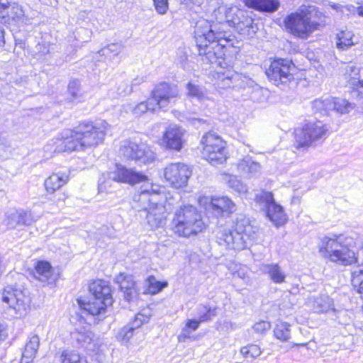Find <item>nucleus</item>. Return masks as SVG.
<instances>
[{"label": "nucleus", "instance_id": "nucleus-49", "mask_svg": "<svg viewBox=\"0 0 363 363\" xmlns=\"http://www.w3.org/2000/svg\"><path fill=\"white\" fill-rule=\"evenodd\" d=\"M149 320V317L142 313H138L135 315L134 320L129 323L128 325L133 328L134 330L140 328L143 324L147 323Z\"/></svg>", "mask_w": 363, "mask_h": 363}, {"label": "nucleus", "instance_id": "nucleus-51", "mask_svg": "<svg viewBox=\"0 0 363 363\" xmlns=\"http://www.w3.org/2000/svg\"><path fill=\"white\" fill-rule=\"evenodd\" d=\"M134 332L133 328L127 325L121 329L119 335L122 337L123 341L128 342L133 336Z\"/></svg>", "mask_w": 363, "mask_h": 363}, {"label": "nucleus", "instance_id": "nucleus-1", "mask_svg": "<svg viewBox=\"0 0 363 363\" xmlns=\"http://www.w3.org/2000/svg\"><path fill=\"white\" fill-rule=\"evenodd\" d=\"M109 177L114 181L134 185L139 182H146L133 196V201L139 203L138 211L146 214L148 225L152 229L163 228L166 224L167 209L165 205L159 203L161 187L148 182V177L142 172L128 169L123 165H116V169L111 172Z\"/></svg>", "mask_w": 363, "mask_h": 363}, {"label": "nucleus", "instance_id": "nucleus-2", "mask_svg": "<svg viewBox=\"0 0 363 363\" xmlns=\"http://www.w3.org/2000/svg\"><path fill=\"white\" fill-rule=\"evenodd\" d=\"M225 23L211 24L206 20L199 21L195 27L194 38L199 54L206 63L216 62L225 55L226 51L234 49L238 52L240 41L230 30H227Z\"/></svg>", "mask_w": 363, "mask_h": 363}, {"label": "nucleus", "instance_id": "nucleus-41", "mask_svg": "<svg viewBox=\"0 0 363 363\" xmlns=\"http://www.w3.org/2000/svg\"><path fill=\"white\" fill-rule=\"evenodd\" d=\"M352 285L363 298V269L357 268L352 272Z\"/></svg>", "mask_w": 363, "mask_h": 363}, {"label": "nucleus", "instance_id": "nucleus-47", "mask_svg": "<svg viewBox=\"0 0 363 363\" xmlns=\"http://www.w3.org/2000/svg\"><path fill=\"white\" fill-rule=\"evenodd\" d=\"M122 50L123 45L121 44L111 43L102 48L100 51V53H101L102 55H108L111 54L114 56H116L121 52Z\"/></svg>", "mask_w": 363, "mask_h": 363}, {"label": "nucleus", "instance_id": "nucleus-56", "mask_svg": "<svg viewBox=\"0 0 363 363\" xmlns=\"http://www.w3.org/2000/svg\"><path fill=\"white\" fill-rule=\"evenodd\" d=\"M8 337L7 332L3 325L0 323V345L6 340Z\"/></svg>", "mask_w": 363, "mask_h": 363}, {"label": "nucleus", "instance_id": "nucleus-36", "mask_svg": "<svg viewBox=\"0 0 363 363\" xmlns=\"http://www.w3.org/2000/svg\"><path fill=\"white\" fill-rule=\"evenodd\" d=\"M216 307L208 305H199L196 308L199 320L201 323L208 322L216 315Z\"/></svg>", "mask_w": 363, "mask_h": 363}, {"label": "nucleus", "instance_id": "nucleus-54", "mask_svg": "<svg viewBox=\"0 0 363 363\" xmlns=\"http://www.w3.org/2000/svg\"><path fill=\"white\" fill-rule=\"evenodd\" d=\"M132 91V88L129 86L127 82H121L118 86L117 94L118 96H124L130 94Z\"/></svg>", "mask_w": 363, "mask_h": 363}, {"label": "nucleus", "instance_id": "nucleus-39", "mask_svg": "<svg viewBox=\"0 0 363 363\" xmlns=\"http://www.w3.org/2000/svg\"><path fill=\"white\" fill-rule=\"evenodd\" d=\"M201 322L198 320H187L185 327L182 328L181 333L178 335L179 342H185L188 338H190L191 331L196 330Z\"/></svg>", "mask_w": 363, "mask_h": 363}, {"label": "nucleus", "instance_id": "nucleus-30", "mask_svg": "<svg viewBox=\"0 0 363 363\" xmlns=\"http://www.w3.org/2000/svg\"><path fill=\"white\" fill-rule=\"evenodd\" d=\"M261 270L269 275L270 279L275 284L285 281L286 274L277 264H263Z\"/></svg>", "mask_w": 363, "mask_h": 363}, {"label": "nucleus", "instance_id": "nucleus-63", "mask_svg": "<svg viewBox=\"0 0 363 363\" xmlns=\"http://www.w3.org/2000/svg\"><path fill=\"white\" fill-rule=\"evenodd\" d=\"M196 122H198V123H202V122H203V120H201V119L194 118V119H193V123H194V124H196Z\"/></svg>", "mask_w": 363, "mask_h": 363}, {"label": "nucleus", "instance_id": "nucleus-25", "mask_svg": "<svg viewBox=\"0 0 363 363\" xmlns=\"http://www.w3.org/2000/svg\"><path fill=\"white\" fill-rule=\"evenodd\" d=\"M237 169L241 176L251 178L260 172L261 166L250 157H245L238 162Z\"/></svg>", "mask_w": 363, "mask_h": 363}, {"label": "nucleus", "instance_id": "nucleus-8", "mask_svg": "<svg viewBox=\"0 0 363 363\" xmlns=\"http://www.w3.org/2000/svg\"><path fill=\"white\" fill-rule=\"evenodd\" d=\"M284 23L290 33L301 39L308 38L320 26L318 22L311 21L310 13L303 10L291 13L285 18Z\"/></svg>", "mask_w": 363, "mask_h": 363}, {"label": "nucleus", "instance_id": "nucleus-22", "mask_svg": "<svg viewBox=\"0 0 363 363\" xmlns=\"http://www.w3.org/2000/svg\"><path fill=\"white\" fill-rule=\"evenodd\" d=\"M216 217L228 216L235 211V204L227 196H213L206 207Z\"/></svg>", "mask_w": 363, "mask_h": 363}, {"label": "nucleus", "instance_id": "nucleus-16", "mask_svg": "<svg viewBox=\"0 0 363 363\" xmlns=\"http://www.w3.org/2000/svg\"><path fill=\"white\" fill-rule=\"evenodd\" d=\"M191 174L189 167L182 162L169 164L164 169L166 181L176 189L185 186Z\"/></svg>", "mask_w": 363, "mask_h": 363}, {"label": "nucleus", "instance_id": "nucleus-32", "mask_svg": "<svg viewBox=\"0 0 363 363\" xmlns=\"http://www.w3.org/2000/svg\"><path fill=\"white\" fill-rule=\"evenodd\" d=\"M354 34L350 30H342L337 34L336 46L340 50H347L355 43L353 41Z\"/></svg>", "mask_w": 363, "mask_h": 363}, {"label": "nucleus", "instance_id": "nucleus-27", "mask_svg": "<svg viewBox=\"0 0 363 363\" xmlns=\"http://www.w3.org/2000/svg\"><path fill=\"white\" fill-rule=\"evenodd\" d=\"M123 108L126 113H130L135 117H140L147 111H155L157 109L150 99L138 104L128 103L123 106Z\"/></svg>", "mask_w": 363, "mask_h": 363}, {"label": "nucleus", "instance_id": "nucleus-34", "mask_svg": "<svg viewBox=\"0 0 363 363\" xmlns=\"http://www.w3.org/2000/svg\"><path fill=\"white\" fill-rule=\"evenodd\" d=\"M330 104H332L330 108L331 111H336L341 114L347 113L354 108V106L351 103L343 99L330 97Z\"/></svg>", "mask_w": 363, "mask_h": 363}, {"label": "nucleus", "instance_id": "nucleus-28", "mask_svg": "<svg viewBox=\"0 0 363 363\" xmlns=\"http://www.w3.org/2000/svg\"><path fill=\"white\" fill-rule=\"evenodd\" d=\"M245 6L258 11L274 12L279 7L278 0H243Z\"/></svg>", "mask_w": 363, "mask_h": 363}, {"label": "nucleus", "instance_id": "nucleus-38", "mask_svg": "<svg viewBox=\"0 0 363 363\" xmlns=\"http://www.w3.org/2000/svg\"><path fill=\"white\" fill-rule=\"evenodd\" d=\"M40 345V338L37 335H32L29 340L26 342L24 351L23 352V357L29 358H35Z\"/></svg>", "mask_w": 363, "mask_h": 363}, {"label": "nucleus", "instance_id": "nucleus-23", "mask_svg": "<svg viewBox=\"0 0 363 363\" xmlns=\"http://www.w3.org/2000/svg\"><path fill=\"white\" fill-rule=\"evenodd\" d=\"M115 280L119 284L125 299L128 302L133 301L137 296L135 282L131 276H125L123 274H120L116 277Z\"/></svg>", "mask_w": 363, "mask_h": 363}, {"label": "nucleus", "instance_id": "nucleus-42", "mask_svg": "<svg viewBox=\"0 0 363 363\" xmlns=\"http://www.w3.org/2000/svg\"><path fill=\"white\" fill-rule=\"evenodd\" d=\"M228 186L240 195H245L247 192L245 184L238 180L236 177L230 176L228 180Z\"/></svg>", "mask_w": 363, "mask_h": 363}, {"label": "nucleus", "instance_id": "nucleus-33", "mask_svg": "<svg viewBox=\"0 0 363 363\" xmlns=\"http://www.w3.org/2000/svg\"><path fill=\"white\" fill-rule=\"evenodd\" d=\"M58 359L60 363H88L85 357H81L74 350H69L62 351Z\"/></svg>", "mask_w": 363, "mask_h": 363}, {"label": "nucleus", "instance_id": "nucleus-3", "mask_svg": "<svg viewBox=\"0 0 363 363\" xmlns=\"http://www.w3.org/2000/svg\"><path fill=\"white\" fill-rule=\"evenodd\" d=\"M352 241L344 236L324 237L318 245L321 256L340 265L347 266L357 260L355 252L350 248Z\"/></svg>", "mask_w": 363, "mask_h": 363}, {"label": "nucleus", "instance_id": "nucleus-57", "mask_svg": "<svg viewBox=\"0 0 363 363\" xmlns=\"http://www.w3.org/2000/svg\"><path fill=\"white\" fill-rule=\"evenodd\" d=\"M347 11L348 13H354L357 12V7L349 4V5H344V13Z\"/></svg>", "mask_w": 363, "mask_h": 363}, {"label": "nucleus", "instance_id": "nucleus-24", "mask_svg": "<svg viewBox=\"0 0 363 363\" xmlns=\"http://www.w3.org/2000/svg\"><path fill=\"white\" fill-rule=\"evenodd\" d=\"M71 337L77 347L91 350L94 335L90 330L80 328L71 333Z\"/></svg>", "mask_w": 363, "mask_h": 363}, {"label": "nucleus", "instance_id": "nucleus-18", "mask_svg": "<svg viewBox=\"0 0 363 363\" xmlns=\"http://www.w3.org/2000/svg\"><path fill=\"white\" fill-rule=\"evenodd\" d=\"M177 95L178 91L175 86L162 82L155 86L152 91V97L150 99L156 108H162L166 107L171 99L177 97Z\"/></svg>", "mask_w": 363, "mask_h": 363}, {"label": "nucleus", "instance_id": "nucleus-21", "mask_svg": "<svg viewBox=\"0 0 363 363\" xmlns=\"http://www.w3.org/2000/svg\"><path fill=\"white\" fill-rule=\"evenodd\" d=\"M185 130L177 125H170L165 130L162 142L164 145L170 150L177 151L182 148L184 143Z\"/></svg>", "mask_w": 363, "mask_h": 363}, {"label": "nucleus", "instance_id": "nucleus-35", "mask_svg": "<svg viewBox=\"0 0 363 363\" xmlns=\"http://www.w3.org/2000/svg\"><path fill=\"white\" fill-rule=\"evenodd\" d=\"M291 325L286 322H279L274 329V337L282 341H288L291 337Z\"/></svg>", "mask_w": 363, "mask_h": 363}, {"label": "nucleus", "instance_id": "nucleus-12", "mask_svg": "<svg viewBox=\"0 0 363 363\" xmlns=\"http://www.w3.org/2000/svg\"><path fill=\"white\" fill-rule=\"evenodd\" d=\"M255 200L275 225L279 226L285 223L286 216L282 206L275 201L272 192L262 191L256 194Z\"/></svg>", "mask_w": 363, "mask_h": 363}, {"label": "nucleus", "instance_id": "nucleus-61", "mask_svg": "<svg viewBox=\"0 0 363 363\" xmlns=\"http://www.w3.org/2000/svg\"><path fill=\"white\" fill-rule=\"evenodd\" d=\"M33 359L34 358L23 357V355L22 354L21 363H32Z\"/></svg>", "mask_w": 363, "mask_h": 363}, {"label": "nucleus", "instance_id": "nucleus-48", "mask_svg": "<svg viewBox=\"0 0 363 363\" xmlns=\"http://www.w3.org/2000/svg\"><path fill=\"white\" fill-rule=\"evenodd\" d=\"M167 286L166 284H162L157 281L155 277H150L148 278V291L152 294L159 293L162 289Z\"/></svg>", "mask_w": 363, "mask_h": 363}, {"label": "nucleus", "instance_id": "nucleus-6", "mask_svg": "<svg viewBox=\"0 0 363 363\" xmlns=\"http://www.w3.org/2000/svg\"><path fill=\"white\" fill-rule=\"evenodd\" d=\"M328 128L320 121H309L301 128L294 130V146L297 150H306L316 146L326 138Z\"/></svg>", "mask_w": 363, "mask_h": 363}, {"label": "nucleus", "instance_id": "nucleus-20", "mask_svg": "<svg viewBox=\"0 0 363 363\" xmlns=\"http://www.w3.org/2000/svg\"><path fill=\"white\" fill-rule=\"evenodd\" d=\"M34 222L33 216L30 211L23 209L11 208L5 213L4 224L9 229H14L18 226H28Z\"/></svg>", "mask_w": 363, "mask_h": 363}, {"label": "nucleus", "instance_id": "nucleus-55", "mask_svg": "<svg viewBox=\"0 0 363 363\" xmlns=\"http://www.w3.org/2000/svg\"><path fill=\"white\" fill-rule=\"evenodd\" d=\"M352 86L356 89L357 96L363 99V80L357 81L356 84H353Z\"/></svg>", "mask_w": 363, "mask_h": 363}, {"label": "nucleus", "instance_id": "nucleus-4", "mask_svg": "<svg viewBox=\"0 0 363 363\" xmlns=\"http://www.w3.org/2000/svg\"><path fill=\"white\" fill-rule=\"evenodd\" d=\"M258 228L251 225L246 218L238 220L235 230L222 228L216 233L217 242L226 248L241 250L245 248L248 241L255 240Z\"/></svg>", "mask_w": 363, "mask_h": 363}, {"label": "nucleus", "instance_id": "nucleus-52", "mask_svg": "<svg viewBox=\"0 0 363 363\" xmlns=\"http://www.w3.org/2000/svg\"><path fill=\"white\" fill-rule=\"evenodd\" d=\"M271 327V324L268 321H259L258 323H256L254 326L253 329L256 333H264L267 330H268Z\"/></svg>", "mask_w": 363, "mask_h": 363}, {"label": "nucleus", "instance_id": "nucleus-31", "mask_svg": "<svg viewBox=\"0 0 363 363\" xmlns=\"http://www.w3.org/2000/svg\"><path fill=\"white\" fill-rule=\"evenodd\" d=\"M69 177L67 175L52 174L47 178L44 182L45 189L48 192L52 194L68 182Z\"/></svg>", "mask_w": 363, "mask_h": 363}, {"label": "nucleus", "instance_id": "nucleus-43", "mask_svg": "<svg viewBox=\"0 0 363 363\" xmlns=\"http://www.w3.org/2000/svg\"><path fill=\"white\" fill-rule=\"evenodd\" d=\"M240 353L246 359H253L259 357L261 354L262 351L259 345L251 344L242 347L240 349Z\"/></svg>", "mask_w": 363, "mask_h": 363}, {"label": "nucleus", "instance_id": "nucleus-10", "mask_svg": "<svg viewBox=\"0 0 363 363\" xmlns=\"http://www.w3.org/2000/svg\"><path fill=\"white\" fill-rule=\"evenodd\" d=\"M108 127L105 121L80 123L77 126V134L81 138L84 150L102 143Z\"/></svg>", "mask_w": 363, "mask_h": 363}, {"label": "nucleus", "instance_id": "nucleus-7", "mask_svg": "<svg viewBox=\"0 0 363 363\" xmlns=\"http://www.w3.org/2000/svg\"><path fill=\"white\" fill-rule=\"evenodd\" d=\"M93 298L87 303L79 302L80 307L92 315H100L113 303L111 289L107 281L96 280L89 285Z\"/></svg>", "mask_w": 363, "mask_h": 363}, {"label": "nucleus", "instance_id": "nucleus-5", "mask_svg": "<svg viewBox=\"0 0 363 363\" xmlns=\"http://www.w3.org/2000/svg\"><path fill=\"white\" fill-rule=\"evenodd\" d=\"M204 228L201 213L192 205H184L177 210L171 223L172 231L185 238L202 232Z\"/></svg>", "mask_w": 363, "mask_h": 363}, {"label": "nucleus", "instance_id": "nucleus-44", "mask_svg": "<svg viewBox=\"0 0 363 363\" xmlns=\"http://www.w3.org/2000/svg\"><path fill=\"white\" fill-rule=\"evenodd\" d=\"M345 78L352 84H356L359 80V68L354 65H347L345 68Z\"/></svg>", "mask_w": 363, "mask_h": 363}, {"label": "nucleus", "instance_id": "nucleus-46", "mask_svg": "<svg viewBox=\"0 0 363 363\" xmlns=\"http://www.w3.org/2000/svg\"><path fill=\"white\" fill-rule=\"evenodd\" d=\"M234 75V74L230 72L218 74V86L220 89H227L233 86Z\"/></svg>", "mask_w": 363, "mask_h": 363}, {"label": "nucleus", "instance_id": "nucleus-59", "mask_svg": "<svg viewBox=\"0 0 363 363\" xmlns=\"http://www.w3.org/2000/svg\"><path fill=\"white\" fill-rule=\"evenodd\" d=\"M4 42V30L0 26V46H2Z\"/></svg>", "mask_w": 363, "mask_h": 363}, {"label": "nucleus", "instance_id": "nucleus-13", "mask_svg": "<svg viewBox=\"0 0 363 363\" xmlns=\"http://www.w3.org/2000/svg\"><path fill=\"white\" fill-rule=\"evenodd\" d=\"M296 71L294 64L287 59H278L272 61L266 74L268 79L276 86L286 85L294 79Z\"/></svg>", "mask_w": 363, "mask_h": 363}, {"label": "nucleus", "instance_id": "nucleus-11", "mask_svg": "<svg viewBox=\"0 0 363 363\" xmlns=\"http://www.w3.org/2000/svg\"><path fill=\"white\" fill-rule=\"evenodd\" d=\"M252 14V12L233 7L226 10L225 18L240 35L251 38L258 30Z\"/></svg>", "mask_w": 363, "mask_h": 363}, {"label": "nucleus", "instance_id": "nucleus-40", "mask_svg": "<svg viewBox=\"0 0 363 363\" xmlns=\"http://www.w3.org/2000/svg\"><path fill=\"white\" fill-rule=\"evenodd\" d=\"M188 96L198 101H203L206 99L207 92L204 87L189 82L186 84Z\"/></svg>", "mask_w": 363, "mask_h": 363}, {"label": "nucleus", "instance_id": "nucleus-37", "mask_svg": "<svg viewBox=\"0 0 363 363\" xmlns=\"http://www.w3.org/2000/svg\"><path fill=\"white\" fill-rule=\"evenodd\" d=\"M330 97H327L325 99H317L312 102V108L314 113H319L320 115H328L331 111Z\"/></svg>", "mask_w": 363, "mask_h": 363}, {"label": "nucleus", "instance_id": "nucleus-19", "mask_svg": "<svg viewBox=\"0 0 363 363\" xmlns=\"http://www.w3.org/2000/svg\"><path fill=\"white\" fill-rule=\"evenodd\" d=\"M81 138L77 134V128L66 130L62 133V137L58 140L55 151L72 152L84 150Z\"/></svg>", "mask_w": 363, "mask_h": 363}, {"label": "nucleus", "instance_id": "nucleus-15", "mask_svg": "<svg viewBox=\"0 0 363 363\" xmlns=\"http://www.w3.org/2000/svg\"><path fill=\"white\" fill-rule=\"evenodd\" d=\"M2 301L9 306L16 315L19 317L26 315L30 304L29 296L26 295L23 291L10 286L4 290Z\"/></svg>", "mask_w": 363, "mask_h": 363}, {"label": "nucleus", "instance_id": "nucleus-50", "mask_svg": "<svg viewBox=\"0 0 363 363\" xmlns=\"http://www.w3.org/2000/svg\"><path fill=\"white\" fill-rule=\"evenodd\" d=\"M155 8L160 14H164L168 10V0H153Z\"/></svg>", "mask_w": 363, "mask_h": 363}, {"label": "nucleus", "instance_id": "nucleus-26", "mask_svg": "<svg viewBox=\"0 0 363 363\" xmlns=\"http://www.w3.org/2000/svg\"><path fill=\"white\" fill-rule=\"evenodd\" d=\"M312 308L314 312L318 313H326L335 310L333 299L326 294L314 296L312 301Z\"/></svg>", "mask_w": 363, "mask_h": 363}, {"label": "nucleus", "instance_id": "nucleus-64", "mask_svg": "<svg viewBox=\"0 0 363 363\" xmlns=\"http://www.w3.org/2000/svg\"><path fill=\"white\" fill-rule=\"evenodd\" d=\"M197 5H201L203 2V0H196Z\"/></svg>", "mask_w": 363, "mask_h": 363}, {"label": "nucleus", "instance_id": "nucleus-17", "mask_svg": "<svg viewBox=\"0 0 363 363\" xmlns=\"http://www.w3.org/2000/svg\"><path fill=\"white\" fill-rule=\"evenodd\" d=\"M25 12L23 7L16 3H9L8 0H2L0 5V23L18 26L24 21Z\"/></svg>", "mask_w": 363, "mask_h": 363}, {"label": "nucleus", "instance_id": "nucleus-60", "mask_svg": "<svg viewBox=\"0 0 363 363\" xmlns=\"http://www.w3.org/2000/svg\"><path fill=\"white\" fill-rule=\"evenodd\" d=\"M180 1L182 4H184L186 6H190L191 4L197 5L196 0H180Z\"/></svg>", "mask_w": 363, "mask_h": 363}, {"label": "nucleus", "instance_id": "nucleus-29", "mask_svg": "<svg viewBox=\"0 0 363 363\" xmlns=\"http://www.w3.org/2000/svg\"><path fill=\"white\" fill-rule=\"evenodd\" d=\"M35 269L34 276L37 279L48 283L54 280L52 267L48 262L38 261Z\"/></svg>", "mask_w": 363, "mask_h": 363}, {"label": "nucleus", "instance_id": "nucleus-14", "mask_svg": "<svg viewBox=\"0 0 363 363\" xmlns=\"http://www.w3.org/2000/svg\"><path fill=\"white\" fill-rule=\"evenodd\" d=\"M119 153L125 158L147 164L155 160V154L145 143H136L130 140L121 143Z\"/></svg>", "mask_w": 363, "mask_h": 363}, {"label": "nucleus", "instance_id": "nucleus-53", "mask_svg": "<svg viewBox=\"0 0 363 363\" xmlns=\"http://www.w3.org/2000/svg\"><path fill=\"white\" fill-rule=\"evenodd\" d=\"M11 147V142L9 140L8 134L0 130V149L5 151Z\"/></svg>", "mask_w": 363, "mask_h": 363}, {"label": "nucleus", "instance_id": "nucleus-62", "mask_svg": "<svg viewBox=\"0 0 363 363\" xmlns=\"http://www.w3.org/2000/svg\"><path fill=\"white\" fill-rule=\"evenodd\" d=\"M357 13L360 16H363V6L357 7Z\"/></svg>", "mask_w": 363, "mask_h": 363}, {"label": "nucleus", "instance_id": "nucleus-45", "mask_svg": "<svg viewBox=\"0 0 363 363\" xmlns=\"http://www.w3.org/2000/svg\"><path fill=\"white\" fill-rule=\"evenodd\" d=\"M68 94L69 100L74 101L82 96L80 82L77 79H72L68 84Z\"/></svg>", "mask_w": 363, "mask_h": 363}, {"label": "nucleus", "instance_id": "nucleus-9", "mask_svg": "<svg viewBox=\"0 0 363 363\" xmlns=\"http://www.w3.org/2000/svg\"><path fill=\"white\" fill-rule=\"evenodd\" d=\"M202 156L213 166L223 164L227 158L225 143L214 133H206L201 140Z\"/></svg>", "mask_w": 363, "mask_h": 363}, {"label": "nucleus", "instance_id": "nucleus-58", "mask_svg": "<svg viewBox=\"0 0 363 363\" xmlns=\"http://www.w3.org/2000/svg\"><path fill=\"white\" fill-rule=\"evenodd\" d=\"M330 6L337 11L344 13V5L332 3V4H330Z\"/></svg>", "mask_w": 363, "mask_h": 363}]
</instances>
